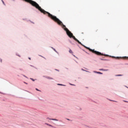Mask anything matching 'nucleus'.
Listing matches in <instances>:
<instances>
[{"mask_svg":"<svg viewBox=\"0 0 128 128\" xmlns=\"http://www.w3.org/2000/svg\"><path fill=\"white\" fill-rule=\"evenodd\" d=\"M22 20H26L28 22V19L26 18H22Z\"/></svg>","mask_w":128,"mask_h":128,"instance_id":"obj_23","label":"nucleus"},{"mask_svg":"<svg viewBox=\"0 0 128 128\" xmlns=\"http://www.w3.org/2000/svg\"><path fill=\"white\" fill-rule=\"evenodd\" d=\"M0 62H2V59L0 58Z\"/></svg>","mask_w":128,"mask_h":128,"instance_id":"obj_31","label":"nucleus"},{"mask_svg":"<svg viewBox=\"0 0 128 128\" xmlns=\"http://www.w3.org/2000/svg\"><path fill=\"white\" fill-rule=\"evenodd\" d=\"M24 2H28V4H30L32 6H34V8H36L38 10H40L42 14H46V16L48 17L51 18L52 20H54L55 22H56L58 24L59 26H61L62 28L66 32V34L67 36L70 38H72L75 40V42H76L79 44H80V46H84L85 48H86V50H88L90 52H92L93 54H96V56H100V54H104V56H111L112 58H122L120 56H112L110 55H108V54H106L104 53H102V52L96 51L94 50V49H92L90 48V47H88L86 46L84 44H82V42H80L78 38L74 36V34L72 33L70 31L66 28V25L64 24V23H62V22L56 16L53 15L52 14L50 13V12L46 11L44 10L40 6V4H38L36 2L32 0H24Z\"/></svg>","mask_w":128,"mask_h":128,"instance_id":"obj_1","label":"nucleus"},{"mask_svg":"<svg viewBox=\"0 0 128 128\" xmlns=\"http://www.w3.org/2000/svg\"><path fill=\"white\" fill-rule=\"evenodd\" d=\"M108 100H110V102H114V100H110V99H108Z\"/></svg>","mask_w":128,"mask_h":128,"instance_id":"obj_27","label":"nucleus"},{"mask_svg":"<svg viewBox=\"0 0 128 128\" xmlns=\"http://www.w3.org/2000/svg\"><path fill=\"white\" fill-rule=\"evenodd\" d=\"M45 124H46V126H51L52 128H56L55 126H54L52 124H48V123H45Z\"/></svg>","mask_w":128,"mask_h":128,"instance_id":"obj_8","label":"nucleus"},{"mask_svg":"<svg viewBox=\"0 0 128 128\" xmlns=\"http://www.w3.org/2000/svg\"><path fill=\"white\" fill-rule=\"evenodd\" d=\"M99 70L102 71V72H108V70H110L108 69H104V68H100L99 69Z\"/></svg>","mask_w":128,"mask_h":128,"instance_id":"obj_5","label":"nucleus"},{"mask_svg":"<svg viewBox=\"0 0 128 128\" xmlns=\"http://www.w3.org/2000/svg\"><path fill=\"white\" fill-rule=\"evenodd\" d=\"M86 88H88V87H86Z\"/></svg>","mask_w":128,"mask_h":128,"instance_id":"obj_45","label":"nucleus"},{"mask_svg":"<svg viewBox=\"0 0 128 128\" xmlns=\"http://www.w3.org/2000/svg\"><path fill=\"white\" fill-rule=\"evenodd\" d=\"M39 56H41V58H44V60H46V58H44V56H42V55H40L38 54Z\"/></svg>","mask_w":128,"mask_h":128,"instance_id":"obj_16","label":"nucleus"},{"mask_svg":"<svg viewBox=\"0 0 128 128\" xmlns=\"http://www.w3.org/2000/svg\"><path fill=\"white\" fill-rule=\"evenodd\" d=\"M69 84H70V86H76V84H72V83H69Z\"/></svg>","mask_w":128,"mask_h":128,"instance_id":"obj_19","label":"nucleus"},{"mask_svg":"<svg viewBox=\"0 0 128 128\" xmlns=\"http://www.w3.org/2000/svg\"><path fill=\"white\" fill-rule=\"evenodd\" d=\"M51 48H52V50H54V52H55L56 53V54H59V53L58 52V51L56 50V48H54V47H52V46H51L50 47Z\"/></svg>","mask_w":128,"mask_h":128,"instance_id":"obj_6","label":"nucleus"},{"mask_svg":"<svg viewBox=\"0 0 128 128\" xmlns=\"http://www.w3.org/2000/svg\"><path fill=\"white\" fill-rule=\"evenodd\" d=\"M36 12H38V10H36Z\"/></svg>","mask_w":128,"mask_h":128,"instance_id":"obj_46","label":"nucleus"},{"mask_svg":"<svg viewBox=\"0 0 128 128\" xmlns=\"http://www.w3.org/2000/svg\"><path fill=\"white\" fill-rule=\"evenodd\" d=\"M66 70H68V68H66Z\"/></svg>","mask_w":128,"mask_h":128,"instance_id":"obj_42","label":"nucleus"},{"mask_svg":"<svg viewBox=\"0 0 128 128\" xmlns=\"http://www.w3.org/2000/svg\"><path fill=\"white\" fill-rule=\"evenodd\" d=\"M68 42H70V44H72V42L71 40H68Z\"/></svg>","mask_w":128,"mask_h":128,"instance_id":"obj_25","label":"nucleus"},{"mask_svg":"<svg viewBox=\"0 0 128 128\" xmlns=\"http://www.w3.org/2000/svg\"><path fill=\"white\" fill-rule=\"evenodd\" d=\"M0 94H3V93L0 92Z\"/></svg>","mask_w":128,"mask_h":128,"instance_id":"obj_47","label":"nucleus"},{"mask_svg":"<svg viewBox=\"0 0 128 128\" xmlns=\"http://www.w3.org/2000/svg\"><path fill=\"white\" fill-rule=\"evenodd\" d=\"M1 2H2L4 6H6V3H4V0H1Z\"/></svg>","mask_w":128,"mask_h":128,"instance_id":"obj_20","label":"nucleus"},{"mask_svg":"<svg viewBox=\"0 0 128 128\" xmlns=\"http://www.w3.org/2000/svg\"><path fill=\"white\" fill-rule=\"evenodd\" d=\"M72 55L73 56H74V58H78V57L76 56L74 54H72Z\"/></svg>","mask_w":128,"mask_h":128,"instance_id":"obj_26","label":"nucleus"},{"mask_svg":"<svg viewBox=\"0 0 128 128\" xmlns=\"http://www.w3.org/2000/svg\"><path fill=\"white\" fill-rule=\"evenodd\" d=\"M30 80H31L32 82H35L36 80V79H34L33 78H30Z\"/></svg>","mask_w":128,"mask_h":128,"instance_id":"obj_11","label":"nucleus"},{"mask_svg":"<svg viewBox=\"0 0 128 128\" xmlns=\"http://www.w3.org/2000/svg\"><path fill=\"white\" fill-rule=\"evenodd\" d=\"M75 62H76V60H74Z\"/></svg>","mask_w":128,"mask_h":128,"instance_id":"obj_55","label":"nucleus"},{"mask_svg":"<svg viewBox=\"0 0 128 128\" xmlns=\"http://www.w3.org/2000/svg\"><path fill=\"white\" fill-rule=\"evenodd\" d=\"M22 76H24V78H28L26 76V75L22 74Z\"/></svg>","mask_w":128,"mask_h":128,"instance_id":"obj_18","label":"nucleus"},{"mask_svg":"<svg viewBox=\"0 0 128 128\" xmlns=\"http://www.w3.org/2000/svg\"><path fill=\"white\" fill-rule=\"evenodd\" d=\"M92 102H96L94 101V100H92Z\"/></svg>","mask_w":128,"mask_h":128,"instance_id":"obj_36","label":"nucleus"},{"mask_svg":"<svg viewBox=\"0 0 128 128\" xmlns=\"http://www.w3.org/2000/svg\"><path fill=\"white\" fill-rule=\"evenodd\" d=\"M78 46L80 48V46H79V45H78Z\"/></svg>","mask_w":128,"mask_h":128,"instance_id":"obj_44","label":"nucleus"},{"mask_svg":"<svg viewBox=\"0 0 128 128\" xmlns=\"http://www.w3.org/2000/svg\"><path fill=\"white\" fill-rule=\"evenodd\" d=\"M20 70H22V68H20Z\"/></svg>","mask_w":128,"mask_h":128,"instance_id":"obj_43","label":"nucleus"},{"mask_svg":"<svg viewBox=\"0 0 128 128\" xmlns=\"http://www.w3.org/2000/svg\"><path fill=\"white\" fill-rule=\"evenodd\" d=\"M81 70H82L83 72H89V74H90V72L82 68H81Z\"/></svg>","mask_w":128,"mask_h":128,"instance_id":"obj_7","label":"nucleus"},{"mask_svg":"<svg viewBox=\"0 0 128 128\" xmlns=\"http://www.w3.org/2000/svg\"><path fill=\"white\" fill-rule=\"evenodd\" d=\"M85 126H87L88 128H90L89 126H86V125H85Z\"/></svg>","mask_w":128,"mask_h":128,"instance_id":"obj_38","label":"nucleus"},{"mask_svg":"<svg viewBox=\"0 0 128 128\" xmlns=\"http://www.w3.org/2000/svg\"><path fill=\"white\" fill-rule=\"evenodd\" d=\"M13 2H14L15 0H12Z\"/></svg>","mask_w":128,"mask_h":128,"instance_id":"obj_50","label":"nucleus"},{"mask_svg":"<svg viewBox=\"0 0 128 128\" xmlns=\"http://www.w3.org/2000/svg\"><path fill=\"white\" fill-rule=\"evenodd\" d=\"M122 74H115V76H122Z\"/></svg>","mask_w":128,"mask_h":128,"instance_id":"obj_10","label":"nucleus"},{"mask_svg":"<svg viewBox=\"0 0 128 128\" xmlns=\"http://www.w3.org/2000/svg\"><path fill=\"white\" fill-rule=\"evenodd\" d=\"M76 64H78V62L76 61Z\"/></svg>","mask_w":128,"mask_h":128,"instance_id":"obj_48","label":"nucleus"},{"mask_svg":"<svg viewBox=\"0 0 128 128\" xmlns=\"http://www.w3.org/2000/svg\"><path fill=\"white\" fill-rule=\"evenodd\" d=\"M90 100H92V99H90Z\"/></svg>","mask_w":128,"mask_h":128,"instance_id":"obj_56","label":"nucleus"},{"mask_svg":"<svg viewBox=\"0 0 128 128\" xmlns=\"http://www.w3.org/2000/svg\"><path fill=\"white\" fill-rule=\"evenodd\" d=\"M100 60H110L108 59H104L102 58H100Z\"/></svg>","mask_w":128,"mask_h":128,"instance_id":"obj_14","label":"nucleus"},{"mask_svg":"<svg viewBox=\"0 0 128 128\" xmlns=\"http://www.w3.org/2000/svg\"><path fill=\"white\" fill-rule=\"evenodd\" d=\"M42 77L45 78H48V80H54V78L46 76H43Z\"/></svg>","mask_w":128,"mask_h":128,"instance_id":"obj_2","label":"nucleus"},{"mask_svg":"<svg viewBox=\"0 0 128 128\" xmlns=\"http://www.w3.org/2000/svg\"><path fill=\"white\" fill-rule=\"evenodd\" d=\"M125 87L126 88H128V86H125Z\"/></svg>","mask_w":128,"mask_h":128,"instance_id":"obj_39","label":"nucleus"},{"mask_svg":"<svg viewBox=\"0 0 128 128\" xmlns=\"http://www.w3.org/2000/svg\"><path fill=\"white\" fill-rule=\"evenodd\" d=\"M27 22H31V24H34V22L30 20H27Z\"/></svg>","mask_w":128,"mask_h":128,"instance_id":"obj_12","label":"nucleus"},{"mask_svg":"<svg viewBox=\"0 0 128 128\" xmlns=\"http://www.w3.org/2000/svg\"><path fill=\"white\" fill-rule=\"evenodd\" d=\"M40 100H42V99H40Z\"/></svg>","mask_w":128,"mask_h":128,"instance_id":"obj_53","label":"nucleus"},{"mask_svg":"<svg viewBox=\"0 0 128 128\" xmlns=\"http://www.w3.org/2000/svg\"><path fill=\"white\" fill-rule=\"evenodd\" d=\"M24 90L25 92H30H30H28V90Z\"/></svg>","mask_w":128,"mask_h":128,"instance_id":"obj_28","label":"nucleus"},{"mask_svg":"<svg viewBox=\"0 0 128 128\" xmlns=\"http://www.w3.org/2000/svg\"><path fill=\"white\" fill-rule=\"evenodd\" d=\"M69 52L70 54H74V52H72V50L71 49L69 50Z\"/></svg>","mask_w":128,"mask_h":128,"instance_id":"obj_13","label":"nucleus"},{"mask_svg":"<svg viewBox=\"0 0 128 128\" xmlns=\"http://www.w3.org/2000/svg\"><path fill=\"white\" fill-rule=\"evenodd\" d=\"M82 50H83V52H86V50H84L83 49Z\"/></svg>","mask_w":128,"mask_h":128,"instance_id":"obj_40","label":"nucleus"},{"mask_svg":"<svg viewBox=\"0 0 128 128\" xmlns=\"http://www.w3.org/2000/svg\"><path fill=\"white\" fill-rule=\"evenodd\" d=\"M127 64V65H128V64Z\"/></svg>","mask_w":128,"mask_h":128,"instance_id":"obj_52","label":"nucleus"},{"mask_svg":"<svg viewBox=\"0 0 128 128\" xmlns=\"http://www.w3.org/2000/svg\"><path fill=\"white\" fill-rule=\"evenodd\" d=\"M40 100H42V99H40Z\"/></svg>","mask_w":128,"mask_h":128,"instance_id":"obj_54","label":"nucleus"},{"mask_svg":"<svg viewBox=\"0 0 128 128\" xmlns=\"http://www.w3.org/2000/svg\"><path fill=\"white\" fill-rule=\"evenodd\" d=\"M112 102H118L116 101V100H114V101H112Z\"/></svg>","mask_w":128,"mask_h":128,"instance_id":"obj_37","label":"nucleus"},{"mask_svg":"<svg viewBox=\"0 0 128 128\" xmlns=\"http://www.w3.org/2000/svg\"><path fill=\"white\" fill-rule=\"evenodd\" d=\"M93 72H94V74H104V73H102L100 72H98L96 70H94Z\"/></svg>","mask_w":128,"mask_h":128,"instance_id":"obj_3","label":"nucleus"},{"mask_svg":"<svg viewBox=\"0 0 128 128\" xmlns=\"http://www.w3.org/2000/svg\"><path fill=\"white\" fill-rule=\"evenodd\" d=\"M30 66H32V68H36V70H38V68H36V67L32 65H30Z\"/></svg>","mask_w":128,"mask_h":128,"instance_id":"obj_15","label":"nucleus"},{"mask_svg":"<svg viewBox=\"0 0 128 128\" xmlns=\"http://www.w3.org/2000/svg\"><path fill=\"white\" fill-rule=\"evenodd\" d=\"M66 120H70V119H68V118H66Z\"/></svg>","mask_w":128,"mask_h":128,"instance_id":"obj_35","label":"nucleus"},{"mask_svg":"<svg viewBox=\"0 0 128 128\" xmlns=\"http://www.w3.org/2000/svg\"><path fill=\"white\" fill-rule=\"evenodd\" d=\"M123 102H128V101H126V100H123Z\"/></svg>","mask_w":128,"mask_h":128,"instance_id":"obj_29","label":"nucleus"},{"mask_svg":"<svg viewBox=\"0 0 128 128\" xmlns=\"http://www.w3.org/2000/svg\"><path fill=\"white\" fill-rule=\"evenodd\" d=\"M85 52L87 54H90V53L88 52H87L85 51Z\"/></svg>","mask_w":128,"mask_h":128,"instance_id":"obj_33","label":"nucleus"},{"mask_svg":"<svg viewBox=\"0 0 128 128\" xmlns=\"http://www.w3.org/2000/svg\"><path fill=\"white\" fill-rule=\"evenodd\" d=\"M85 68V70H88V68Z\"/></svg>","mask_w":128,"mask_h":128,"instance_id":"obj_49","label":"nucleus"},{"mask_svg":"<svg viewBox=\"0 0 128 128\" xmlns=\"http://www.w3.org/2000/svg\"><path fill=\"white\" fill-rule=\"evenodd\" d=\"M54 70H56V72H60V70L55 68Z\"/></svg>","mask_w":128,"mask_h":128,"instance_id":"obj_24","label":"nucleus"},{"mask_svg":"<svg viewBox=\"0 0 128 128\" xmlns=\"http://www.w3.org/2000/svg\"><path fill=\"white\" fill-rule=\"evenodd\" d=\"M24 38H28V35L24 34Z\"/></svg>","mask_w":128,"mask_h":128,"instance_id":"obj_17","label":"nucleus"},{"mask_svg":"<svg viewBox=\"0 0 128 128\" xmlns=\"http://www.w3.org/2000/svg\"><path fill=\"white\" fill-rule=\"evenodd\" d=\"M16 56H19V58H20V55L18 54V53H16Z\"/></svg>","mask_w":128,"mask_h":128,"instance_id":"obj_22","label":"nucleus"},{"mask_svg":"<svg viewBox=\"0 0 128 128\" xmlns=\"http://www.w3.org/2000/svg\"><path fill=\"white\" fill-rule=\"evenodd\" d=\"M28 58L30 60H32V58L30 57H28Z\"/></svg>","mask_w":128,"mask_h":128,"instance_id":"obj_34","label":"nucleus"},{"mask_svg":"<svg viewBox=\"0 0 128 128\" xmlns=\"http://www.w3.org/2000/svg\"><path fill=\"white\" fill-rule=\"evenodd\" d=\"M24 84H28V82H24Z\"/></svg>","mask_w":128,"mask_h":128,"instance_id":"obj_30","label":"nucleus"},{"mask_svg":"<svg viewBox=\"0 0 128 128\" xmlns=\"http://www.w3.org/2000/svg\"><path fill=\"white\" fill-rule=\"evenodd\" d=\"M48 120H56V122H58V120L56 118H47Z\"/></svg>","mask_w":128,"mask_h":128,"instance_id":"obj_4","label":"nucleus"},{"mask_svg":"<svg viewBox=\"0 0 128 128\" xmlns=\"http://www.w3.org/2000/svg\"><path fill=\"white\" fill-rule=\"evenodd\" d=\"M82 108H80V110H82Z\"/></svg>","mask_w":128,"mask_h":128,"instance_id":"obj_41","label":"nucleus"},{"mask_svg":"<svg viewBox=\"0 0 128 128\" xmlns=\"http://www.w3.org/2000/svg\"><path fill=\"white\" fill-rule=\"evenodd\" d=\"M18 76H20V75H18Z\"/></svg>","mask_w":128,"mask_h":128,"instance_id":"obj_51","label":"nucleus"},{"mask_svg":"<svg viewBox=\"0 0 128 128\" xmlns=\"http://www.w3.org/2000/svg\"><path fill=\"white\" fill-rule=\"evenodd\" d=\"M124 58H126V59L128 58V56H124Z\"/></svg>","mask_w":128,"mask_h":128,"instance_id":"obj_32","label":"nucleus"},{"mask_svg":"<svg viewBox=\"0 0 128 128\" xmlns=\"http://www.w3.org/2000/svg\"><path fill=\"white\" fill-rule=\"evenodd\" d=\"M57 86H66V85L64 84H58Z\"/></svg>","mask_w":128,"mask_h":128,"instance_id":"obj_9","label":"nucleus"},{"mask_svg":"<svg viewBox=\"0 0 128 128\" xmlns=\"http://www.w3.org/2000/svg\"><path fill=\"white\" fill-rule=\"evenodd\" d=\"M35 90H37V92H42V90H38V88H36Z\"/></svg>","mask_w":128,"mask_h":128,"instance_id":"obj_21","label":"nucleus"}]
</instances>
